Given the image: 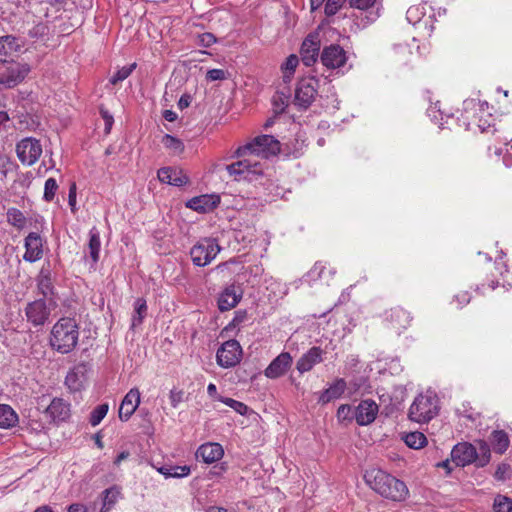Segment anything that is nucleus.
Wrapping results in <instances>:
<instances>
[{"label": "nucleus", "instance_id": "obj_1", "mask_svg": "<svg viewBox=\"0 0 512 512\" xmlns=\"http://www.w3.org/2000/svg\"><path fill=\"white\" fill-rule=\"evenodd\" d=\"M365 482L376 493L392 501H403L408 495L406 484L381 469H370L364 474Z\"/></svg>", "mask_w": 512, "mask_h": 512}, {"label": "nucleus", "instance_id": "obj_2", "mask_svg": "<svg viewBox=\"0 0 512 512\" xmlns=\"http://www.w3.org/2000/svg\"><path fill=\"white\" fill-rule=\"evenodd\" d=\"M79 340V326L74 318H60L52 327L49 343L53 350L68 354L72 352Z\"/></svg>", "mask_w": 512, "mask_h": 512}, {"label": "nucleus", "instance_id": "obj_3", "mask_svg": "<svg viewBox=\"0 0 512 512\" xmlns=\"http://www.w3.org/2000/svg\"><path fill=\"white\" fill-rule=\"evenodd\" d=\"M279 142L271 135H261L254 138L251 142L237 148L235 154L237 157L243 156H261L268 158L279 152Z\"/></svg>", "mask_w": 512, "mask_h": 512}, {"label": "nucleus", "instance_id": "obj_4", "mask_svg": "<svg viewBox=\"0 0 512 512\" xmlns=\"http://www.w3.org/2000/svg\"><path fill=\"white\" fill-rule=\"evenodd\" d=\"M438 413V400L433 395H418L409 409V418L417 423H426Z\"/></svg>", "mask_w": 512, "mask_h": 512}, {"label": "nucleus", "instance_id": "obj_5", "mask_svg": "<svg viewBox=\"0 0 512 512\" xmlns=\"http://www.w3.org/2000/svg\"><path fill=\"white\" fill-rule=\"evenodd\" d=\"M220 250L216 239L204 238L191 248L190 256L194 265L203 267L208 265Z\"/></svg>", "mask_w": 512, "mask_h": 512}, {"label": "nucleus", "instance_id": "obj_6", "mask_svg": "<svg viewBox=\"0 0 512 512\" xmlns=\"http://www.w3.org/2000/svg\"><path fill=\"white\" fill-rule=\"evenodd\" d=\"M226 169L228 173L231 176H234L235 180L237 181H253L258 176L263 174V165L252 158H246L234 162L228 165Z\"/></svg>", "mask_w": 512, "mask_h": 512}, {"label": "nucleus", "instance_id": "obj_7", "mask_svg": "<svg viewBox=\"0 0 512 512\" xmlns=\"http://www.w3.org/2000/svg\"><path fill=\"white\" fill-rule=\"evenodd\" d=\"M318 86L319 80L315 77L299 80L295 89L294 104L300 109L309 108L318 94Z\"/></svg>", "mask_w": 512, "mask_h": 512}, {"label": "nucleus", "instance_id": "obj_8", "mask_svg": "<svg viewBox=\"0 0 512 512\" xmlns=\"http://www.w3.org/2000/svg\"><path fill=\"white\" fill-rule=\"evenodd\" d=\"M17 157L23 165L35 164L42 154L40 141L33 137L22 139L16 145Z\"/></svg>", "mask_w": 512, "mask_h": 512}, {"label": "nucleus", "instance_id": "obj_9", "mask_svg": "<svg viewBox=\"0 0 512 512\" xmlns=\"http://www.w3.org/2000/svg\"><path fill=\"white\" fill-rule=\"evenodd\" d=\"M242 357V348L238 341L228 340L218 349L216 354L217 363L222 368L236 366Z\"/></svg>", "mask_w": 512, "mask_h": 512}, {"label": "nucleus", "instance_id": "obj_10", "mask_svg": "<svg viewBox=\"0 0 512 512\" xmlns=\"http://www.w3.org/2000/svg\"><path fill=\"white\" fill-rule=\"evenodd\" d=\"M320 60L328 69H337L346 64L347 54L340 45L331 44L323 48L320 54Z\"/></svg>", "mask_w": 512, "mask_h": 512}, {"label": "nucleus", "instance_id": "obj_11", "mask_svg": "<svg viewBox=\"0 0 512 512\" xmlns=\"http://www.w3.org/2000/svg\"><path fill=\"white\" fill-rule=\"evenodd\" d=\"M320 38L318 33H310L302 42L300 56L305 66H312L319 57Z\"/></svg>", "mask_w": 512, "mask_h": 512}, {"label": "nucleus", "instance_id": "obj_12", "mask_svg": "<svg viewBox=\"0 0 512 512\" xmlns=\"http://www.w3.org/2000/svg\"><path fill=\"white\" fill-rule=\"evenodd\" d=\"M31 68L27 63L11 62L1 76L5 79L6 89L13 88L21 83L29 74Z\"/></svg>", "mask_w": 512, "mask_h": 512}, {"label": "nucleus", "instance_id": "obj_13", "mask_svg": "<svg viewBox=\"0 0 512 512\" xmlns=\"http://www.w3.org/2000/svg\"><path fill=\"white\" fill-rule=\"evenodd\" d=\"M27 320L33 326H42L48 320L50 309L44 300L39 299L29 303L25 309Z\"/></svg>", "mask_w": 512, "mask_h": 512}, {"label": "nucleus", "instance_id": "obj_14", "mask_svg": "<svg viewBox=\"0 0 512 512\" xmlns=\"http://www.w3.org/2000/svg\"><path fill=\"white\" fill-rule=\"evenodd\" d=\"M25 253L23 259L29 263L40 260L43 256V239L36 232H30L24 240Z\"/></svg>", "mask_w": 512, "mask_h": 512}, {"label": "nucleus", "instance_id": "obj_15", "mask_svg": "<svg viewBox=\"0 0 512 512\" xmlns=\"http://www.w3.org/2000/svg\"><path fill=\"white\" fill-rule=\"evenodd\" d=\"M451 458L456 466L460 467L475 463V458H477L476 447L467 442L458 443L451 451Z\"/></svg>", "mask_w": 512, "mask_h": 512}, {"label": "nucleus", "instance_id": "obj_16", "mask_svg": "<svg viewBox=\"0 0 512 512\" xmlns=\"http://www.w3.org/2000/svg\"><path fill=\"white\" fill-rule=\"evenodd\" d=\"M378 413V405L372 400H363L355 408V420L361 425L372 423Z\"/></svg>", "mask_w": 512, "mask_h": 512}, {"label": "nucleus", "instance_id": "obj_17", "mask_svg": "<svg viewBox=\"0 0 512 512\" xmlns=\"http://www.w3.org/2000/svg\"><path fill=\"white\" fill-rule=\"evenodd\" d=\"M140 404V392L137 388H132L124 397L119 407V418L127 421L134 414Z\"/></svg>", "mask_w": 512, "mask_h": 512}, {"label": "nucleus", "instance_id": "obj_18", "mask_svg": "<svg viewBox=\"0 0 512 512\" xmlns=\"http://www.w3.org/2000/svg\"><path fill=\"white\" fill-rule=\"evenodd\" d=\"M292 364V357L288 352L279 354L265 369L268 378L275 379L284 375Z\"/></svg>", "mask_w": 512, "mask_h": 512}, {"label": "nucleus", "instance_id": "obj_19", "mask_svg": "<svg viewBox=\"0 0 512 512\" xmlns=\"http://www.w3.org/2000/svg\"><path fill=\"white\" fill-rule=\"evenodd\" d=\"M157 176L160 182L177 187H181L189 182L188 176L181 169L171 167L160 168Z\"/></svg>", "mask_w": 512, "mask_h": 512}, {"label": "nucleus", "instance_id": "obj_20", "mask_svg": "<svg viewBox=\"0 0 512 512\" xmlns=\"http://www.w3.org/2000/svg\"><path fill=\"white\" fill-rule=\"evenodd\" d=\"M242 298L240 287L232 284L224 289L218 298V308L220 311H228L234 308Z\"/></svg>", "mask_w": 512, "mask_h": 512}, {"label": "nucleus", "instance_id": "obj_21", "mask_svg": "<svg viewBox=\"0 0 512 512\" xmlns=\"http://www.w3.org/2000/svg\"><path fill=\"white\" fill-rule=\"evenodd\" d=\"M195 455L204 463L211 464L223 457L224 450L219 443H205L197 449Z\"/></svg>", "mask_w": 512, "mask_h": 512}, {"label": "nucleus", "instance_id": "obj_22", "mask_svg": "<svg viewBox=\"0 0 512 512\" xmlns=\"http://www.w3.org/2000/svg\"><path fill=\"white\" fill-rule=\"evenodd\" d=\"M323 350L320 347L314 346L303 354L297 361V369L300 373L310 371L314 365L322 362Z\"/></svg>", "mask_w": 512, "mask_h": 512}, {"label": "nucleus", "instance_id": "obj_23", "mask_svg": "<svg viewBox=\"0 0 512 512\" xmlns=\"http://www.w3.org/2000/svg\"><path fill=\"white\" fill-rule=\"evenodd\" d=\"M45 414L53 421H65L70 416V407L63 399L55 398L46 408Z\"/></svg>", "mask_w": 512, "mask_h": 512}, {"label": "nucleus", "instance_id": "obj_24", "mask_svg": "<svg viewBox=\"0 0 512 512\" xmlns=\"http://www.w3.org/2000/svg\"><path fill=\"white\" fill-rule=\"evenodd\" d=\"M220 203L219 196L216 195H201L190 199L187 207L197 212H208L216 208Z\"/></svg>", "mask_w": 512, "mask_h": 512}, {"label": "nucleus", "instance_id": "obj_25", "mask_svg": "<svg viewBox=\"0 0 512 512\" xmlns=\"http://www.w3.org/2000/svg\"><path fill=\"white\" fill-rule=\"evenodd\" d=\"M387 319L391 322L392 327L398 332L406 329L412 320L410 313L401 307L392 308Z\"/></svg>", "mask_w": 512, "mask_h": 512}, {"label": "nucleus", "instance_id": "obj_26", "mask_svg": "<svg viewBox=\"0 0 512 512\" xmlns=\"http://www.w3.org/2000/svg\"><path fill=\"white\" fill-rule=\"evenodd\" d=\"M18 39L12 35L0 37V62H7V58L20 50Z\"/></svg>", "mask_w": 512, "mask_h": 512}, {"label": "nucleus", "instance_id": "obj_27", "mask_svg": "<svg viewBox=\"0 0 512 512\" xmlns=\"http://www.w3.org/2000/svg\"><path fill=\"white\" fill-rule=\"evenodd\" d=\"M346 389V381L343 378L337 379L329 388L324 390L319 397V402L326 404L333 399L341 397Z\"/></svg>", "mask_w": 512, "mask_h": 512}, {"label": "nucleus", "instance_id": "obj_28", "mask_svg": "<svg viewBox=\"0 0 512 512\" xmlns=\"http://www.w3.org/2000/svg\"><path fill=\"white\" fill-rule=\"evenodd\" d=\"M489 440L491 447L497 454L505 453L510 444L509 436L503 430H494L491 433Z\"/></svg>", "mask_w": 512, "mask_h": 512}, {"label": "nucleus", "instance_id": "obj_29", "mask_svg": "<svg viewBox=\"0 0 512 512\" xmlns=\"http://www.w3.org/2000/svg\"><path fill=\"white\" fill-rule=\"evenodd\" d=\"M18 420V415L11 406L0 404V428H12L16 426Z\"/></svg>", "mask_w": 512, "mask_h": 512}, {"label": "nucleus", "instance_id": "obj_30", "mask_svg": "<svg viewBox=\"0 0 512 512\" xmlns=\"http://www.w3.org/2000/svg\"><path fill=\"white\" fill-rule=\"evenodd\" d=\"M38 289L40 293L47 297L53 294V284L51 281V273L49 268L42 267L38 276Z\"/></svg>", "mask_w": 512, "mask_h": 512}, {"label": "nucleus", "instance_id": "obj_31", "mask_svg": "<svg viewBox=\"0 0 512 512\" xmlns=\"http://www.w3.org/2000/svg\"><path fill=\"white\" fill-rule=\"evenodd\" d=\"M476 444L477 458H475V463L478 467H484L491 459V445L484 440H479Z\"/></svg>", "mask_w": 512, "mask_h": 512}, {"label": "nucleus", "instance_id": "obj_32", "mask_svg": "<svg viewBox=\"0 0 512 512\" xmlns=\"http://www.w3.org/2000/svg\"><path fill=\"white\" fill-rule=\"evenodd\" d=\"M101 247L100 235L98 230L94 227L89 232L88 249L93 264L99 260V252Z\"/></svg>", "mask_w": 512, "mask_h": 512}, {"label": "nucleus", "instance_id": "obj_33", "mask_svg": "<svg viewBox=\"0 0 512 512\" xmlns=\"http://www.w3.org/2000/svg\"><path fill=\"white\" fill-rule=\"evenodd\" d=\"M158 472L164 475L166 478H183L190 474L191 469L190 466H161L157 469Z\"/></svg>", "mask_w": 512, "mask_h": 512}, {"label": "nucleus", "instance_id": "obj_34", "mask_svg": "<svg viewBox=\"0 0 512 512\" xmlns=\"http://www.w3.org/2000/svg\"><path fill=\"white\" fill-rule=\"evenodd\" d=\"M147 303L144 298H137L134 302V313L132 316V327H137L142 324L143 319L147 315Z\"/></svg>", "mask_w": 512, "mask_h": 512}, {"label": "nucleus", "instance_id": "obj_35", "mask_svg": "<svg viewBox=\"0 0 512 512\" xmlns=\"http://www.w3.org/2000/svg\"><path fill=\"white\" fill-rule=\"evenodd\" d=\"M103 495V505L101 508V512L109 511L117 502L118 497L120 496V489L117 486H112L102 492Z\"/></svg>", "mask_w": 512, "mask_h": 512}, {"label": "nucleus", "instance_id": "obj_36", "mask_svg": "<svg viewBox=\"0 0 512 512\" xmlns=\"http://www.w3.org/2000/svg\"><path fill=\"white\" fill-rule=\"evenodd\" d=\"M289 99H290L289 90L277 91L276 94L273 96V100H272L275 113L280 114V113L284 112L286 107L289 104Z\"/></svg>", "mask_w": 512, "mask_h": 512}, {"label": "nucleus", "instance_id": "obj_37", "mask_svg": "<svg viewBox=\"0 0 512 512\" xmlns=\"http://www.w3.org/2000/svg\"><path fill=\"white\" fill-rule=\"evenodd\" d=\"M404 442L410 448L420 449L426 445L427 438L423 433L415 431L406 434L404 437Z\"/></svg>", "mask_w": 512, "mask_h": 512}, {"label": "nucleus", "instance_id": "obj_38", "mask_svg": "<svg viewBox=\"0 0 512 512\" xmlns=\"http://www.w3.org/2000/svg\"><path fill=\"white\" fill-rule=\"evenodd\" d=\"M7 221L19 230L23 229L27 222L24 214L17 208H9L7 210Z\"/></svg>", "mask_w": 512, "mask_h": 512}, {"label": "nucleus", "instance_id": "obj_39", "mask_svg": "<svg viewBox=\"0 0 512 512\" xmlns=\"http://www.w3.org/2000/svg\"><path fill=\"white\" fill-rule=\"evenodd\" d=\"M161 142L173 154H180L184 150L183 142L170 134H165Z\"/></svg>", "mask_w": 512, "mask_h": 512}, {"label": "nucleus", "instance_id": "obj_40", "mask_svg": "<svg viewBox=\"0 0 512 512\" xmlns=\"http://www.w3.org/2000/svg\"><path fill=\"white\" fill-rule=\"evenodd\" d=\"M136 68V63H132L131 65L129 66H124L120 69H118L110 78L109 82L112 84V85H116L118 84L119 82H122L124 81L125 79H127L131 73L134 71V69Z\"/></svg>", "mask_w": 512, "mask_h": 512}, {"label": "nucleus", "instance_id": "obj_41", "mask_svg": "<svg viewBox=\"0 0 512 512\" xmlns=\"http://www.w3.org/2000/svg\"><path fill=\"white\" fill-rule=\"evenodd\" d=\"M109 406L107 403L100 404L97 407H95L89 418V422L92 426H97L100 424V422L103 420V418L106 416L108 412Z\"/></svg>", "mask_w": 512, "mask_h": 512}, {"label": "nucleus", "instance_id": "obj_42", "mask_svg": "<svg viewBox=\"0 0 512 512\" xmlns=\"http://www.w3.org/2000/svg\"><path fill=\"white\" fill-rule=\"evenodd\" d=\"M493 507L495 512H512V499L498 495L494 500Z\"/></svg>", "mask_w": 512, "mask_h": 512}, {"label": "nucleus", "instance_id": "obj_43", "mask_svg": "<svg viewBox=\"0 0 512 512\" xmlns=\"http://www.w3.org/2000/svg\"><path fill=\"white\" fill-rule=\"evenodd\" d=\"M219 400L227 405L228 407L232 408L234 411L239 413L240 415H246L248 412V406L244 404L243 402L237 401L232 398L228 397H219Z\"/></svg>", "mask_w": 512, "mask_h": 512}, {"label": "nucleus", "instance_id": "obj_44", "mask_svg": "<svg viewBox=\"0 0 512 512\" xmlns=\"http://www.w3.org/2000/svg\"><path fill=\"white\" fill-rule=\"evenodd\" d=\"M58 190V184L57 181L54 178H48L45 181L44 185V195L43 199L46 202H51L54 200L56 192Z\"/></svg>", "mask_w": 512, "mask_h": 512}, {"label": "nucleus", "instance_id": "obj_45", "mask_svg": "<svg viewBox=\"0 0 512 512\" xmlns=\"http://www.w3.org/2000/svg\"><path fill=\"white\" fill-rule=\"evenodd\" d=\"M337 418L339 421H352L355 419V410L348 404H342L337 410Z\"/></svg>", "mask_w": 512, "mask_h": 512}, {"label": "nucleus", "instance_id": "obj_46", "mask_svg": "<svg viewBox=\"0 0 512 512\" xmlns=\"http://www.w3.org/2000/svg\"><path fill=\"white\" fill-rule=\"evenodd\" d=\"M423 16L424 13L420 10L419 7L416 6L410 7L406 12V18L408 22H410L413 25L420 23Z\"/></svg>", "mask_w": 512, "mask_h": 512}, {"label": "nucleus", "instance_id": "obj_47", "mask_svg": "<svg viewBox=\"0 0 512 512\" xmlns=\"http://www.w3.org/2000/svg\"><path fill=\"white\" fill-rule=\"evenodd\" d=\"M345 2L346 0H327L325 4V14L327 16L335 15Z\"/></svg>", "mask_w": 512, "mask_h": 512}, {"label": "nucleus", "instance_id": "obj_48", "mask_svg": "<svg viewBox=\"0 0 512 512\" xmlns=\"http://www.w3.org/2000/svg\"><path fill=\"white\" fill-rule=\"evenodd\" d=\"M299 59L295 54L289 55L285 62L281 65V70L286 72L294 73L298 66Z\"/></svg>", "mask_w": 512, "mask_h": 512}, {"label": "nucleus", "instance_id": "obj_49", "mask_svg": "<svg viewBox=\"0 0 512 512\" xmlns=\"http://www.w3.org/2000/svg\"><path fill=\"white\" fill-rule=\"evenodd\" d=\"M511 471V467L509 464L501 463L498 465L497 470L495 471V478L500 481H505L509 478V474Z\"/></svg>", "mask_w": 512, "mask_h": 512}, {"label": "nucleus", "instance_id": "obj_50", "mask_svg": "<svg viewBox=\"0 0 512 512\" xmlns=\"http://www.w3.org/2000/svg\"><path fill=\"white\" fill-rule=\"evenodd\" d=\"M80 368H84V365H79L77 367H75L73 370H71L67 376H66V379H65V382L66 384L69 386V387H72L74 389H77V374L78 372L80 371Z\"/></svg>", "mask_w": 512, "mask_h": 512}, {"label": "nucleus", "instance_id": "obj_51", "mask_svg": "<svg viewBox=\"0 0 512 512\" xmlns=\"http://www.w3.org/2000/svg\"><path fill=\"white\" fill-rule=\"evenodd\" d=\"M376 0H349V4L352 8L359 10H366L374 6Z\"/></svg>", "mask_w": 512, "mask_h": 512}, {"label": "nucleus", "instance_id": "obj_52", "mask_svg": "<svg viewBox=\"0 0 512 512\" xmlns=\"http://www.w3.org/2000/svg\"><path fill=\"white\" fill-rule=\"evenodd\" d=\"M12 162L10 158L6 155H0V174L3 177H6L9 171L11 170Z\"/></svg>", "mask_w": 512, "mask_h": 512}, {"label": "nucleus", "instance_id": "obj_53", "mask_svg": "<svg viewBox=\"0 0 512 512\" xmlns=\"http://www.w3.org/2000/svg\"><path fill=\"white\" fill-rule=\"evenodd\" d=\"M183 397L184 392L182 390L172 389L169 395L172 407L176 408L183 401Z\"/></svg>", "mask_w": 512, "mask_h": 512}, {"label": "nucleus", "instance_id": "obj_54", "mask_svg": "<svg viewBox=\"0 0 512 512\" xmlns=\"http://www.w3.org/2000/svg\"><path fill=\"white\" fill-rule=\"evenodd\" d=\"M226 71L223 69H211L207 72L206 78L210 81L226 79Z\"/></svg>", "mask_w": 512, "mask_h": 512}, {"label": "nucleus", "instance_id": "obj_55", "mask_svg": "<svg viewBox=\"0 0 512 512\" xmlns=\"http://www.w3.org/2000/svg\"><path fill=\"white\" fill-rule=\"evenodd\" d=\"M453 302L457 303L458 308H461L470 302V295L466 291L459 292L454 296Z\"/></svg>", "mask_w": 512, "mask_h": 512}, {"label": "nucleus", "instance_id": "obj_56", "mask_svg": "<svg viewBox=\"0 0 512 512\" xmlns=\"http://www.w3.org/2000/svg\"><path fill=\"white\" fill-rule=\"evenodd\" d=\"M100 114L105 121V132L109 133L114 122L113 116L104 107L100 108Z\"/></svg>", "mask_w": 512, "mask_h": 512}, {"label": "nucleus", "instance_id": "obj_57", "mask_svg": "<svg viewBox=\"0 0 512 512\" xmlns=\"http://www.w3.org/2000/svg\"><path fill=\"white\" fill-rule=\"evenodd\" d=\"M28 427L35 433H41L45 430V425L38 419L30 417L28 421Z\"/></svg>", "mask_w": 512, "mask_h": 512}, {"label": "nucleus", "instance_id": "obj_58", "mask_svg": "<svg viewBox=\"0 0 512 512\" xmlns=\"http://www.w3.org/2000/svg\"><path fill=\"white\" fill-rule=\"evenodd\" d=\"M216 42V38L212 33H203L200 35V43L204 47H210L212 44Z\"/></svg>", "mask_w": 512, "mask_h": 512}, {"label": "nucleus", "instance_id": "obj_59", "mask_svg": "<svg viewBox=\"0 0 512 512\" xmlns=\"http://www.w3.org/2000/svg\"><path fill=\"white\" fill-rule=\"evenodd\" d=\"M495 269L497 273L502 277H504V274L508 272L507 264L502 257L495 261Z\"/></svg>", "mask_w": 512, "mask_h": 512}, {"label": "nucleus", "instance_id": "obj_60", "mask_svg": "<svg viewBox=\"0 0 512 512\" xmlns=\"http://www.w3.org/2000/svg\"><path fill=\"white\" fill-rule=\"evenodd\" d=\"M247 318V312L245 310H239L235 313V316L231 322L232 325L237 326L244 322Z\"/></svg>", "mask_w": 512, "mask_h": 512}, {"label": "nucleus", "instance_id": "obj_61", "mask_svg": "<svg viewBox=\"0 0 512 512\" xmlns=\"http://www.w3.org/2000/svg\"><path fill=\"white\" fill-rule=\"evenodd\" d=\"M68 202L73 210L76 205V184L75 183H72L70 186L69 194H68Z\"/></svg>", "mask_w": 512, "mask_h": 512}, {"label": "nucleus", "instance_id": "obj_62", "mask_svg": "<svg viewBox=\"0 0 512 512\" xmlns=\"http://www.w3.org/2000/svg\"><path fill=\"white\" fill-rule=\"evenodd\" d=\"M324 271H325V266L322 263L317 262L311 269L310 274L312 276L316 275L318 278H322Z\"/></svg>", "mask_w": 512, "mask_h": 512}, {"label": "nucleus", "instance_id": "obj_63", "mask_svg": "<svg viewBox=\"0 0 512 512\" xmlns=\"http://www.w3.org/2000/svg\"><path fill=\"white\" fill-rule=\"evenodd\" d=\"M192 101V97L189 94H183L179 101H178V107L179 109L183 110L184 108H187L190 106Z\"/></svg>", "mask_w": 512, "mask_h": 512}, {"label": "nucleus", "instance_id": "obj_64", "mask_svg": "<svg viewBox=\"0 0 512 512\" xmlns=\"http://www.w3.org/2000/svg\"><path fill=\"white\" fill-rule=\"evenodd\" d=\"M68 512H87V508L83 504L74 503L68 507Z\"/></svg>", "mask_w": 512, "mask_h": 512}]
</instances>
